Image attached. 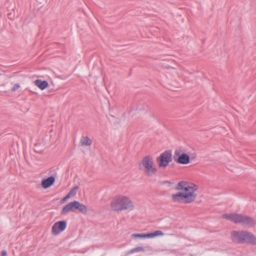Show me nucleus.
<instances>
[{
	"mask_svg": "<svg viewBox=\"0 0 256 256\" xmlns=\"http://www.w3.org/2000/svg\"><path fill=\"white\" fill-rule=\"evenodd\" d=\"M198 188V186L194 184L181 181L176 187L178 192L172 196V200L178 204L192 203L195 200L197 196L196 192Z\"/></svg>",
	"mask_w": 256,
	"mask_h": 256,
	"instance_id": "obj_1",
	"label": "nucleus"
},
{
	"mask_svg": "<svg viewBox=\"0 0 256 256\" xmlns=\"http://www.w3.org/2000/svg\"><path fill=\"white\" fill-rule=\"evenodd\" d=\"M110 206L114 211L132 210L135 208L133 201L130 197L124 195H118L114 198L111 201Z\"/></svg>",
	"mask_w": 256,
	"mask_h": 256,
	"instance_id": "obj_2",
	"label": "nucleus"
},
{
	"mask_svg": "<svg viewBox=\"0 0 256 256\" xmlns=\"http://www.w3.org/2000/svg\"><path fill=\"white\" fill-rule=\"evenodd\" d=\"M223 218L230 220L235 224H240L248 228H253L256 222L254 219L248 216L238 213L224 214Z\"/></svg>",
	"mask_w": 256,
	"mask_h": 256,
	"instance_id": "obj_3",
	"label": "nucleus"
},
{
	"mask_svg": "<svg viewBox=\"0 0 256 256\" xmlns=\"http://www.w3.org/2000/svg\"><path fill=\"white\" fill-rule=\"evenodd\" d=\"M140 169L148 176H151L156 174L158 168L154 164V159L152 156H146L143 158L139 164Z\"/></svg>",
	"mask_w": 256,
	"mask_h": 256,
	"instance_id": "obj_4",
	"label": "nucleus"
},
{
	"mask_svg": "<svg viewBox=\"0 0 256 256\" xmlns=\"http://www.w3.org/2000/svg\"><path fill=\"white\" fill-rule=\"evenodd\" d=\"M78 210L83 214L87 212L88 208L86 205L78 201L74 200L66 204L62 210V214H65L69 212H75Z\"/></svg>",
	"mask_w": 256,
	"mask_h": 256,
	"instance_id": "obj_5",
	"label": "nucleus"
},
{
	"mask_svg": "<svg viewBox=\"0 0 256 256\" xmlns=\"http://www.w3.org/2000/svg\"><path fill=\"white\" fill-rule=\"evenodd\" d=\"M172 152L169 150L165 151L162 153L156 158V162L159 168H165L172 161Z\"/></svg>",
	"mask_w": 256,
	"mask_h": 256,
	"instance_id": "obj_6",
	"label": "nucleus"
},
{
	"mask_svg": "<svg viewBox=\"0 0 256 256\" xmlns=\"http://www.w3.org/2000/svg\"><path fill=\"white\" fill-rule=\"evenodd\" d=\"M66 227V222L62 220L56 222L52 228V234L54 236L58 235L60 232L64 230Z\"/></svg>",
	"mask_w": 256,
	"mask_h": 256,
	"instance_id": "obj_7",
	"label": "nucleus"
},
{
	"mask_svg": "<svg viewBox=\"0 0 256 256\" xmlns=\"http://www.w3.org/2000/svg\"><path fill=\"white\" fill-rule=\"evenodd\" d=\"M242 244L256 246V236L250 231L244 230Z\"/></svg>",
	"mask_w": 256,
	"mask_h": 256,
	"instance_id": "obj_8",
	"label": "nucleus"
},
{
	"mask_svg": "<svg viewBox=\"0 0 256 256\" xmlns=\"http://www.w3.org/2000/svg\"><path fill=\"white\" fill-rule=\"evenodd\" d=\"M244 232V230H232L230 232L232 240L236 243L242 244Z\"/></svg>",
	"mask_w": 256,
	"mask_h": 256,
	"instance_id": "obj_9",
	"label": "nucleus"
},
{
	"mask_svg": "<svg viewBox=\"0 0 256 256\" xmlns=\"http://www.w3.org/2000/svg\"><path fill=\"white\" fill-rule=\"evenodd\" d=\"M55 182V178L52 176L43 180L42 181L41 185L44 188H47L52 186Z\"/></svg>",
	"mask_w": 256,
	"mask_h": 256,
	"instance_id": "obj_10",
	"label": "nucleus"
},
{
	"mask_svg": "<svg viewBox=\"0 0 256 256\" xmlns=\"http://www.w3.org/2000/svg\"><path fill=\"white\" fill-rule=\"evenodd\" d=\"M175 160L180 164H187L190 162V156L186 154H182Z\"/></svg>",
	"mask_w": 256,
	"mask_h": 256,
	"instance_id": "obj_11",
	"label": "nucleus"
},
{
	"mask_svg": "<svg viewBox=\"0 0 256 256\" xmlns=\"http://www.w3.org/2000/svg\"><path fill=\"white\" fill-rule=\"evenodd\" d=\"M80 142L82 146H88L92 144V140L87 136H82L80 140Z\"/></svg>",
	"mask_w": 256,
	"mask_h": 256,
	"instance_id": "obj_12",
	"label": "nucleus"
},
{
	"mask_svg": "<svg viewBox=\"0 0 256 256\" xmlns=\"http://www.w3.org/2000/svg\"><path fill=\"white\" fill-rule=\"evenodd\" d=\"M34 84L41 90H44L48 86V82L46 80H36L34 82Z\"/></svg>",
	"mask_w": 256,
	"mask_h": 256,
	"instance_id": "obj_13",
	"label": "nucleus"
},
{
	"mask_svg": "<svg viewBox=\"0 0 256 256\" xmlns=\"http://www.w3.org/2000/svg\"><path fill=\"white\" fill-rule=\"evenodd\" d=\"M164 234L163 232L161 230H156L153 232L148 234V238H153L154 237L157 236H162Z\"/></svg>",
	"mask_w": 256,
	"mask_h": 256,
	"instance_id": "obj_14",
	"label": "nucleus"
},
{
	"mask_svg": "<svg viewBox=\"0 0 256 256\" xmlns=\"http://www.w3.org/2000/svg\"><path fill=\"white\" fill-rule=\"evenodd\" d=\"M132 238H148V234H133L131 236Z\"/></svg>",
	"mask_w": 256,
	"mask_h": 256,
	"instance_id": "obj_15",
	"label": "nucleus"
},
{
	"mask_svg": "<svg viewBox=\"0 0 256 256\" xmlns=\"http://www.w3.org/2000/svg\"><path fill=\"white\" fill-rule=\"evenodd\" d=\"M145 250L144 248L142 246H138L134 248L131 249L128 253L132 254L134 252H144Z\"/></svg>",
	"mask_w": 256,
	"mask_h": 256,
	"instance_id": "obj_16",
	"label": "nucleus"
},
{
	"mask_svg": "<svg viewBox=\"0 0 256 256\" xmlns=\"http://www.w3.org/2000/svg\"><path fill=\"white\" fill-rule=\"evenodd\" d=\"M78 188V186H75L73 188H72L69 192L68 194L70 197L74 196L76 194L77 190Z\"/></svg>",
	"mask_w": 256,
	"mask_h": 256,
	"instance_id": "obj_17",
	"label": "nucleus"
},
{
	"mask_svg": "<svg viewBox=\"0 0 256 256\" xmlns=\"http://www.w3.org/2000/svg\"><path fill=\"white\" fill-rule=\"evenodd\" d=\"M20 88V84H15L13 87L11 89V92H14L17 91Z\"/></svg>",
	"mask_w": 256,
	"mask_h": 256,
	"instance_id": "obj_18",
	"label": "nucleus"
},
{
	"mask_svg": "<svg viewBox=\"0 0 256 256\" xmlns=\"http://www.w3.org/2000/svg\"><path fill=\"white\" fill-rule=\"evenodd\" d=\"M174 160L176 159L175 157L176 156H180V150H176L174 151Z\"/></svg>",
	"mask_w": 256,
	"mask_h": 256,
	"instance_id": "obj_19",
	"label": "nucleus"
},
{
	"mask_svg": "<svg viewBox=\"0 0 256 256\" xmlns=\"http://www.w3.org/2000/svg\"><path fill=\"white\" fill-rule=\"evenodd\" d=\"M70 197L68 194L61 200V203H63L66 202L68 199L70 198Z\"/></svg>",
	"mask_w": 256,
	"mask_h": 256,
	"instance_id": "obj_20",
	"label": "nucleus"
},
{
	"mask_svg": "<svg viewBox=\"0 0 256 256\" xmlns=\"http://www.w3.org/2000/svg\"><path fill=\"white\" fill-rule=\"evenodd\" d=\"M7 254L6 252V251H2V256H6Z\"/></svg>",
	"mask_w": 256,
	"mask_h": 256,
	"instance_id": "obj_21",
	"label": "nucleus"
}]
</instances>
